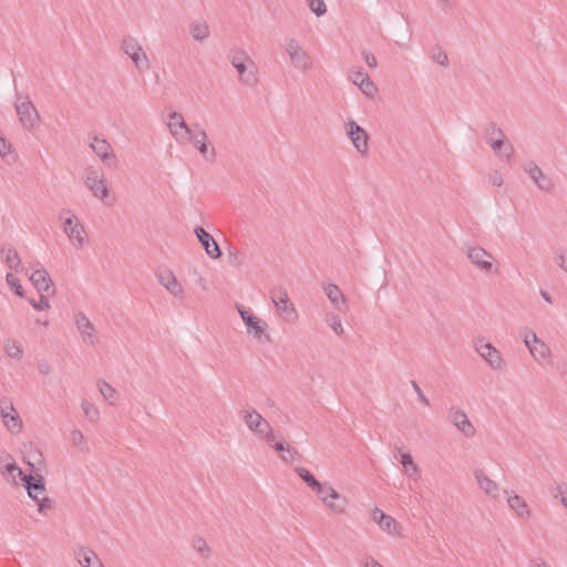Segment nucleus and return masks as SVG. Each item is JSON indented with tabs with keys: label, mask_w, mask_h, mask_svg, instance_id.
I'll return each mask as SVG.
<instances>
[{
	"label": "nucleus",
	"mask_w": 567,
	"mask_h": 567,
	"mask_svg": "<svg viewBox=\"0 0 567 567\" xmlns=\"http://www.w3.org/2000/svg\"><path fill=\"white\" fill-rule=\"evenodd\" d=\"M371 518L379 525L381 530L390 536H400L399 523L390 515L385 514L379 507H374L371 512Z\"/></svg>",
	"instance_id": "obj_23"
},
{
	"label": "nucleus",
	"mask_w": 567,
	"mask_h": 567,
	"mask_svg": "<svg viewBox=\"0 0 567 567\" xmlns=\"http://www.w3.org/2000/svg\"><path fill=\"white\" fill-rule=\"evenodd\" d=\"M234 69L237 71L239 82L243 85L250 87L257 85L259 81L258 68L254 60L234 66Z\"/></svg>",
	"instance_id": "obj_26"
},
{
	"label": "nucleus",
	"mask_w": 567,
	"mask_h": 567,
	"mask_svg": "<svg viewBox=\"0 0 567 567\" xmlns=\"http://www.w3.org/2000/svg\"><path fill=\"white\" fill-rule=\"evenodd\" d=\"M193 548L202 554L204 557L210 556V548L206 540L202 537H197L193 540Z\"/></svg>",
	"instance_id": "obj_49"
},
{
	"label": "nucleus",
	"mask_w": 567,
	"mask_h": 567,
	"mask_svg": "<svg viewBox=\"0 0 567 567\" xmlns=\"http://www.w3.org/2000/svg\"><path fill=\"white\" fill-rule=\"evenodd\" d=\"M245 261V255L237 249H229L228 262L233 267H240Z\"/></svg>",
	"instance_id": "obj_48"
},
{
	"label": "nucleus",
	"mask_w": 567,
	"mask_h": 567,
	"mask_svg": "<svg viewBox=\"0 0 567 567\" xmlns=\"http://www.w3.org/2000/svg\"><path fill=\"white\" fill-rule=\"evenodd\" d=\"M121 50L132 60L137 71H145L150 68V59L135 38H124L121 42Z\"/></svg>",
	"instance_id": "obj_8"
},
{
	"label": "nucleus",
	"mask_w": 567,
	"mask_h": 567,
	"mask_svg": "<svg viewBox=\"0 0 567 567\" xmlns=\"http://www.w3.org/2000/svg\"><path fill=\"white\" fill-rule=\"evenodd\" d=\"M322 289L329 301L337 310L344 311L347 309V298L344 297L343 292L337 285L330 282L323 284Z\"/></svg>",
	"instance_id": "obj_31"
},
{
	"label": "nucleus",
	"mask_w": 567,
	"mask_h": 567,
	"mask_svg": "<svg viewBox=\"0 0 567 567\" xmlns=\"http://www.w3.org/2000/svg\"><path fill=\"white\" fill-rule=\"evenodd\" d=\"M0 156L8 163H12L16 161V155L13 153V146L12 144L4 138L3 136H0Z\"/></svg>",
	"instance_id": "obj_41"
},
{
	"label": "nucleus",
	"mask_w": 567,
	"mask_h": 567,
	"mask_svg": "<svg viewBox=\"0 0 567 567\" xmlns=\"http://www.w3.org/2000/svg\"><path fill=\"white\" fill-rule=\"evenodd\" d=\"M227 60L233 66H237L241 63H246L251 59V56L248 54V52L240 48V47H234L231 48L227 53Z\"/></svg>",
	"instance_id": "obj_36"
},
{
	"label": "nucleus",
	"mask_w": 567,
	"mask_h": 567,
	"mask_svg": "<svg viewBox=\"0 0 567 567\" xmlns=\"http://www.w3.org/2000/svg\"><path fill=\"white\" fill-rule=\"evenodd\" d=\"M166 126L172 137L179 145H185V138H187L194 131V125L192 127L188 126L184 115L177 111H172L168 113Z\"/></svg>",
	"instance_id": "obj_10"
},
{
	"label": "nucleus",
	"mask_w": 567,
	"mask_h": 567,
	"mask_svg": "<svg viewBox=\"0 0 567 567\" xmlns=\"http://www.w3.org/2000/svg\"><path fill=\"white\" fill-rule=\"evenodd\" d=\"M437 2L441 4L443 10L452 8L455 0H437Z\"/></svg>",
	"instance_id": "obj_61"
},
{
	"label": "nucleus",
	"mask_w": 567,
	"mask_h": 567,
	"mask_svg": "<svg viewBox=\"0 0 567 567\" xmlns=\"http://www.w3.org/2000/svg\"><path fill=\"white\" fill-rule=\"evenodd\" d=\"M416 395L420 400V402L424 405V406H430V401L429 399L426 398V395L424 394V392L422 391V389L417 390L416 391Z\"/></svg>",
	"instance_id": "obj_59"
},
{
	"label": "nucleus",
	"mask_w": 567,
	"mask_h": 567,
	"mask_svg": "<svg viewBox=\"0 0 567 567\" xmlns=\"http://www.w3.org/2000/svg\"><path fill=\"white\" fill-rule=\"evenodd\" d=\"M239 416L245 425L254 434H258L262 427H266L268 421L261 416L254 408H247L239 411Z\"/></svg>",
	"instance_id": "obj_25"
},
{
	"label": "nucleus",
	"mask_w": 567,
	"mask_h": 567,
	"mask_svg": "<svg viewBox=\"0 0 567 567\" xmlns=\"http://www.w3.org/2000/svg\"><path fill=\"white\" fill-rule=\"evenodd\" d=\"M194 233L208 257L218 259L221 256L219 245L208 231L200 226H196Z\"/></svg>",
	"instance_id": "obj_24"
},
{
	"label": "nucleus",
	"mask_w": 567,
	"mask_h": 567,
	"mask_svg": "<svg viewBox=\"0 0 567 567\" xmlns=\"http://www.w3.org/2000/svg\"><path fill=\"white\" fill-rule=\"evenodd\" d=\"M431 59L435 63H437L444 68H447L450 64L447 53L440 47H436L431 51Z\"/></svg>",
	"instance_id": "obj_43"
},
{
	"label": "nucleus",
	"mask_w": 567,
	"mask_h": 567,
	"mask_svg": "<svg viewBox=\"0 0 567 567\" xmlns=\"http://www.w3.org/2000/svg\"><path fill=\"white\" fill-rule=\"evenodd\" d=\"M6 281L14 290V293L17 296H19V297L24 296V290H23V287L20 282V280L12 272H8L6 275Z\"/></svg>",
	"instance_id": "obj_45"
},
{
	"label": "nucleus",
	"mask_w": 567,
	"mask_h": 567,
	"mask_svg": "<svg viewBox=\"0 0 567 567\" xmlns=\"http://www.w3.org/2000/svg\"><path fill=\"white\" fill-rule=\"evenodd\" d=\"M4 352L8 357L14 360L22 358L23 349L20 342L13 339H7L4 341Z\"/></svg>",
	"instance_id": "obj_39"
},
{
	"label": "nucleus",
	"mask_w": 567,
	"mask_h": 567,
	"mask_svg": "<svg viewBox=\"0 0 567 567\" xmlns=\"http://www.w3.org/2000/svg\"><path fill=\"white\" fill-rule=\"evenodd\" d=\"M73 319L83 343L91 347L96 346L99 343L97 330L87 316L83 311H76Z\"/></svg>",
	"instance_id": "obj_16"
},
{
	"label": "nucleus",
	"mask_w": 567,
	"mask_h": 567,
	"mask_svg": "<svg viewBox=\"0 0 567 567\" xmlns=\"http://www.w3.org/2000/svg\"><path fill=\"white\" fill-rule=\"evenodd\" d=\"M74 555L81 567H104L96 553L86 546L78 547Z\"/></svg>",
	"instance_id": "obj_29"
},
{
	"label": "nucleus",
	"mask_w": 567,
	"mask_h": 567,
	"mask_svg": "<svg viewBox=\"0 0 567 567\" xmlns=\"http://www.w3.org/2000/svg\"><path fill=\"white\" fill-rule=\"evenodd\" d=\"M284 47L295 69L301 72H308L312 69V59L310 54L296 38H286Z\"/></svg>",
	"instance_id": "obj_7"
},
{
	"label": "nucleus",
	"mask_w": 567,
	"mask_h": 567,
	"mask_svg": "<svg viewBox=\"0 0 567 567\" xmlns=\"http://www.w3.org/2000/svg\"><path fill=\"white\" fill-rule=\"evenodd\" d=\"M156 278L158 282L174 297L183 298L184 289L182 285L177 281L172 269L162 267L156 271Z\"/></svg>",
	"instance_id": "obj_21"
},
{
	"label": "nucleus",
	"mask_w": 567,
	"mask_h": 567,
	"mask_svg": "<svg viewBox=\"0 0 567 567\" xmlns=\"http://www.w3.org/2000/svg\"><path fill=\"white\" fill-rule=\"evenodd\" d=\"M530 567H548L543 559H536L532 563Z\"/></svg>",
	"instance_id": "obj_64"
},
{
	"label": "nucleus",
	"mask_w": 567,
	"mask_h": 567,
	"mask_svg": "<svg viewBox=\"0 0 567 567\" xmlns=\"http://www.w3.org/2000/svg\"><path fill=\"white\" fill-rule=\"evenodd\" d=\"M362 59L364 62L372 69H375L378 66L377 58L373 53L369 51H362Z\"/></svg>",
	"instance_id": "obj_58"
},
{
	"label": "nucleus",
	"mask_w": 567,
	"mask_h": 567,
	"mask_svg": "<svg viewBox=\"0 0 567 567\" xmlns=\"http://www.w3.org/2000/svg\"><path fill=\"white\" fill-rule=\"evenodd\" d=\"M30 305L33 307V309L41 311L50 308L49 299L41 293L39 300L30 299Z\"/></svg>",
	"instance_id": "obj_55"
},
{
	"label": "nucleus",
	"mask_w": 567,
	"mask_h": 567,
	"mask_svg": "<svg viewBox=\"0 0 567 567\" xmlns=\"http://www.w3.org/2000/svg\"><path fill=\"white\" fill-rule=\"evenodd\" d=\"M299 453L295 447L287 445L285 452L280 455L281 460L286 463H292L299 458Z\"/></svg>",
	"instance_id": "obj_53"
},
{
	"label": "nucleus",
	"mask_w": 567,
	"mask_h": 567,
	"mask_svg": "<svg viewBox=\"0 0 567 567\" xmlns=\"http://www.w3.org/2000/svg\"><path fill=\"white\" fill-rule=\"evenodd\" d=\"M524 172L533 181L538 190L550 193L554 189V181L546 175L543 169L533 161H528L523 166Z\"/></svg>",
	"instance_id": "obj_18"
},
{
	"label": "nucleus",
	"mask_w": 567,
	"mask_h": 567,
	"mask_svg": "<svg viewBox=\"0 0 567 567\" xmlns=\"http://www.w3.org/2000/svg\"><path fill=\"white\" fill-rule=\"evenodd\" d=\"M351 82L369 99H373L378 93V87L362 68L352 70L349 74Z\"/></svg>",
	"instance_id": "obj_22"
},
{
	"label": "nucleus",
	"mask_w": 567,
	"mask_h": 567,
	"mask_svg": "<svg viewBox=\"0 0 567 567\" xmlns=\"http://www.w3.org/2000/svg\"><path fill=\"white\" fill-rule=\"evenodd\" d=\"M89 145L96 156H99L104 163H109L110 159L115 158L112 147L106 138L95 135L90 138Z\"/></svg>",
	"instance_id": "obj_28"
},
{
	"label": "nucleus",
	"mask_w": 567,
	"mask_h": 567,
	"mask_svg": "<svg viewBox=\"0 0 567 567\" xmlns=\"http://www.w3.org/2000/svg\"><path fill=\"white\" fill-rule=\"evenodd\" d=\"M363 567H383V566L381 564H379L375 559L370 558L364 563Z\"/></svg>",
	"instance_id": "obj_62"
},
{
	"label": "nucleus",
	"mask_w": 567,
	"mask_h": 567,
	"mask_svg": "<svg viewBox=\"0 0 567 567\" xmlns=\"http://www.w3.org/2000/svg\"><path fill=\"white\" fill-rule=\"evenodd\" d=\"M70 437H71V441H72V444L75 447H78L81 451H86L87 450L86 439H85V436L83 435V433L80 430L73 429L71 431V433H70Z\"/></svg>",
	"instance_id": "obj_42"
},
{
	"label": "nucleus",
	"mask_w": 567,
	"mask_h": 567,
	"mask_svg": "<svg viewBox=\"0 0 567 567\" xmlns=\"http://www.w3.org/2000/svg\"><path fill=\"white\" fill-rule=\"evenodd\" d=\"M309 9L317 17H322L327 13V6L323 0H306Z\"/></svg>",
	"instance_id": "obj_46"
},
{
	"label": "nucleus",
	"mask_w": 567,
	"mask_h": 567,
	"mask_svg": "<svg viewBox=\"0 0 567 567\" xmlns=\"http://www.w3.org/2000/svg\"><path fill=\"white\" fill-rule=\"evenodd\" d=\"M553 496L559 499L561 505L567 509V484H557L553 489Z\"/></svg>",
	"instance_id": "obj_47"
},
{
	"label": "nucleus",
	"mask_w": 567,
	"mask_h": 567,
	"mask_svg": "<svg viewBox=\"0 0 567 567\" xmlns=\"http://www.w3.org/2000/svg\"><path fill=\"white\" fill-rule=\"evenodd\" d=\"M400 453V463L404 467L405 474L414 480H419L421 477V471L419 465L413 461L412 455L409 452H402L399 449Z\"/></svg>",
	"instance_id": "obj_35"
},
{
	"label": "nucleus",
	"mask_w": 567,
	"mask_h": 567,
	"mask_svg": "<svg viewBox=\"0 0 567 567\" xmlns=\"http://www.w3.org/2000/svg\"><path fill=\"white\" fill-rule=\"evenodd\" d=\"M447 419L465 437H473L476 434L475 426L462 408L455 405L449 408Z\"/></svg>",
	"instance_id": "obj_17"
},
{
	"label": "nucleus",
	"mask_w": 567,
	"mask_h": 567,
	"mask_svg": "<svg viewBox=\"0 0 567 567\" xmlns=\"http://www.w3.org/2000/svg\"><path fill=\"white\" fill-rule=\"evenodd\" d=\"M324 320L327 324L331 328V330L338 336L341 337L344 333V329L341 322L340 317L334 312H327L324 315Z\"/></svg>",
	"instance_id": "obj_40"
},
{
	"label": "nucleus",
	"mask_w": 567,
	"mask_h": 567,
	"mask_svg": "<svg viewBox=\"0 0 567 567\" xmlns=\"http://www.w3.org/2000/svg\"><path fill=\"white\" fill-rule=\"evenodd\" d=\"M84 185L92 193V195L100 199L105 200L109 197V185L105 174L100 167L87 166L84 169Z\"/></svg>",
	"instance_id": "obj_6"
},
{
	"label": "nucleus",
	"mask_w": 567,
	"mask_h": 567,
	"mask_svg": "<svg viewBox=\"0 0 567 567\" xmlns=\"http://www.w3.org/2000/svg\"><path fill=\"white\" fill-rule=\"evenodd\" d=\"M346 134L355 151L365 156L369 154V134L354 120L349 118L344 123Z\"/></svg>",
	"instance_id": "obj_13"
},
{
	"label": "nucleus",
	"mask_w": 567,
	"mask_h": 567,
	"mask_svg": "<svg viewBox=\"0 0 567 567\" xmlns=\"http://www.w3.org/2000/svg\"><path fill=\"white\" fill-rule=\"evenodd\" d=\"M38 505V512L40 514H47L48 511H51L54 506V501L50 497L42 496L39 498V501H35Z\"/></svg>",
	"instance_id": "obj_51"
},
{
	"label": "nucleus",
	"mask_w": 567,
	"mask_h": 567,
	"mask_svg": "<svg viewBox=\"0 0 567 567\" xmlns=\"http://www.w3.org/2000/svg\"><path fill=\"white\" fill-rule=\"evenodd\" d=\"M58 219L70 244L76 248H83L87 243V234L79 217L71 209H61Z\"/></svg>",
	"instance_id": "obj_1"
},
{
	"label": "nucleus",
	"mask_w": 567,
	"mask_h": 567,
	"mask_svg": "<svg viewBox=\"0 0 567 567\" xmlns=\"http://www.w3.org/2000/svg\"><path fill=\"white\" fill-rule=\"evenodd\" d=\"M475 351L487 362L491 369L501 371L505 367V361L501 352L489 342L478 339L474 343Z\"/></svg>",
	"instance_id": "obj_15"
},
{
	"label": "nucleus",
	"mask_w": 567,
	"mask_h": 567,
	"mask_svg": "<svg viewBox=\"0 0 567 567\" xmlns=\"http://www.w3.org/2000/svg\"><path fill=\"white\" fill-rule=\"evenodd\" d=\"M30 281L40 293L49 291L53 285L48 271L40 265V262L35 264V268L30 275Z\"/></svg>",
	"instance_id": "obj_27"
},
{
	"label": "nucleus",
	"mask_w": 567,
	"mask_h": 567,
	"mask_svg": "<svg viewBox=\"0 0 567 567\" xmlns=\"http://www.w3.org/2000/svg\"><path fill=\"white\" fill-rule=\"evenodd\" d=\"M506 503L514 516L519 520H528L532 517V509L527 502L513 489H504Z\"/></svg>",
	"instance_id": "obj_19"
},
{
	"label": "nucleus",
	"mask_w": 567,
	"mask_h": 567,
	"mask_svg": "<svg viewBox=\"0 0 567 567\" xmlns=\"http://www.w3.org/2000/svg\"><path fill=\"white\" fill-rule=\"evenodd\" d=\"M0 471L3 474H9L11 476H14L16 473H18V475L20 476H22L23 474L21 468L18 467L17 463L13 460H10L4 465L0 466Z\"/></svg>",
	"instance_id": "obj_52"
},
{
	"label": "nucleus",
	"mask_w": 567,
	"mask_h": 567,
	"mask_svg": "<svg viewBox=\"0 0 567 567\" xmlns=\"http://www.w3.org/2000/svg\"><path fill=\"white\" fill-rule=\"evenodd\" d=\"M81 409L83 411L84 416L91 423H97L100 420V410L99 408L90 402L89 400L83 399L81 401Z\"/></svg>",
	"instance_id": "obj_37"
},
{
	"label": "nucleus",
	"mask_w": 567,
	"mask_h": 567,
	"mask_svg": "<svg viewBox=\"0 0 567 567\" xmlns=\"http://www.w3.org/2000/svg\"><path fill=\"white\" fill-rule=\"evenodd\" d=\"M14 110L24 130L31 132L39 126L41 117L29 95L18 92L14 100Z\"/></svg>",
	"instance_id": "obj_2"
},
{
	"label": "nucleus",
	"mask_w": 567,
	"mask_h": 567,
	"mask_svg": "<svg viewBox=\"0 0 567 567\" xmlns=\"http://www.w3.org/2000/svg\"><path fill=\"white\" fill-rule=\"evenodd\" d=\"M554 261L555 264L561 269L564 272L567 274V248L560 247L556 249L554 255Z\"/></svg>",
	"instance_id": "obj_44"
},
{
	"label": "nucleus",
	"mask_w": 567,
	"mask_h": 567,
	"mask_svg": "<svg viewBox=\"0 0 567 567\" xmlns=\"http://www.w3.org/2000/svg\"><path fill=\"white\" fill-rule=\"evenodd\" d=\"M3 421L6 426L12 432H19L22 429V422L17 413L9 414V417Z\"/></svg>",
	"instance_id": "obj_50"
},
{
	"label": "nucleus",
	"mask_w": 567,
	"mask_h": 567,
	"mask_svg": "<svg viewBox=\"0 0 567 567\" xmlns=\"http://www.w3.org/2000/svg\"><path fill=\"white\" fill-rule=\"evenodd\" d=\"M540 296L546 302L553 303L551 296L546 290H540Z\"/></svg>",
	"instance_id": "obj_63"
},
{
	"label": "nucleus",
	"mask_w": 567,
	"mask_h": 567,
	"mask_svg": "<svg viewBox=\"0 0 567 567\" xmlns=\"http://www.w3.org/2000/svg\"><path fill=\"white\" fill-rule=\"evenodd\" d=\"M257 436L264 439L265 441H267L269 443L275 442L277 439V436L274 432V429L269 422L266 424V427L261 429V431L257 434Z\"/></svg>",
	"instance_id": "obj_54"
},
{
	"label": "nucleus",
	"mask_w": 567,
	"mask_h": 567,
	"mask_svg": "<svg viewBox=\"0 0 567 567\" xmlns=\"http://www.w3.org/2000/svg\"><path fill=\"white\" fill-rule=\"evenodd\" d=\"M11 412H14L13 404L8 401H0V415L2 419H8Z\"/></svg>",
	"instance_id": "obj_56"
},
{
	"label": "nucleus",
	"mask_w": 567,
	"mask_h": 567,
	"mask_svg": "<svg viewBox=\"0 0 567 567\" xmlns=\"http://www.w3.org/2000/svg\"><path fill=\"white\" fill-rule=\"evenodd\" d=\"M474 478L481 492L489 499L497 501L501 496V488L497 482L491 478L483 468L473 471Z\"/></svg>",
	"instance_id": "obj_20"
},
{
	"label": "nucleus",
	"mask_w": 567,
	"mask_h": 567,
	"mask_svg": "<svg viewBox=\"0 0 567 567\" xmlns=\"http://www.w3.org/2000/svg\"><path fill=\"white\" fill-rule=\"evenodd\" d=\"M486 141L492 150L502 158L509 161L514 153V147L506 140L504 132L496 125H491L487 130Z\"/></svg>",
	"instance_id": "obj_9"
},
{
	"label": "nucleus",
	"mask_w": 567,
	"mask_h": 567,
	"mask_svg": "<svg viewBox=\"0 0 567 567\" xmlns=\"http://www.w3.org/2000/svg\"><path fill=\"white\" fill-rule=\"evenodd\" d=\"M192 143L193 146L199 152V154L207 159L214 161L216 158L217 152L215 147H209V138L208 135L200 126V124H194V131L190 135L185 138V144Z\"/></svg>",
	"instance_id": "obj_12"
},
{
	"label": "nucleus",
	"mask_w": 567,
	"mask_h": 567,
	"mask_svg": "<svg viewBox=\"0 0 567 567\" xmlns=\"http://www.w3.org/2000/svg\"><path fill=\"white\" fill-rule=\"evenodd\" d=\"M520 336L523 338V342L525 347L528 349L532 358L538 363H549L553 360V352L549 346L538 338L535 331L525 328Z\"/></svg>",
	"instance_id": "obj_5"
},
{
	"label": "nucleus",
	"mask_w": 567,
	"mask_h": 567,
	"mask_svg": "<svg viewBox=\"0 0 567 567\" xmlns=\"http://www.w3.org/2000/svg\"><path fill=\"white\" fill-rule=\"evenodd\" d=\"M467 258L482 272H497L495 268V258L492 254L481 246H470L466 248Z\"/></svg>",
	"instance_id": "obj_14"
},
{
	"label": "nucleus",
	"mask_w": 567,
	"mask_h": 567,
	"mask_svg": "<svg viewBox=\"0 0 567 567\" xmlns=\"http://www.w3.org/2000/svg\"><path fill=\"white\" fill-rule=\"evenodd\" d=\"M287 445L285 444L284 441H277L275 442V444L272 445V449L278 452L280 455L282 454V452H285Z\"/></svg>",
	"instance_id": "obj_60"
},
{
	"label": "nucleus",
	"mask_w": 567,
	"mask_h": 567,
	"mask_svg": "<svg viewBox=\"0 0 567 567\" xmlns=\"http://www.w3.org/2000/svg\"><path fill=\"white\" fill-rule=\"evenodd\" d=\"M488 182L495 187H501L503 185V176L498 171H492L488 173Z\"/></svg>",
	"instance_id": "obj_57"
},
{
	"label": "nucleus",
	"mask_w": 567,
	"mask_h": 567,
	"mask_svg": "<svg viewBox=\"0 0 567 567\" xmlns=\"http://www.w3.org/2000/svg\"><path fill=\"white\" fill-rule=\"evenodd\" d=\"M96 388L103 399L110 404V405H117L120 401V393L118 391L113 388L110 383H107L105 380L100 379L96 382Z\"/></svg>",
	"instance_id": "obj_33"
},
{
	"label": "nucleus",
	"mask_w": 567,
	"mask_h": 567,
	"mask_svg": "<svg viewBox=\"0 0 567 567\" xmlns=\"http://www.w3.org/2000/svg\"><path fill=\"white\" fill-rule=\"evenodd\" d=\"M315 493L321 504L333 514L346 513L349 505L348 498L342 496L330 483H322Z\"/></svg>",
	"instance_id": "obj_3"
},
{
	"label": "nucleus",
	"mask_w": 567,
	"mask_h": 567,
	"mask_svg": "<svg viewBox=\"0 0 567 567\" xmlns=\"http://www.w3.org/2000/svg\"><path fill=\"white\" fill-rule=\"evenodd\" d=\"M0 255H3V261L6 266L16 272L22 270L21 259L18 251L12 246H2L0 248Z\"/></svg>",
	"instance_id": "obj_32"
},
{
	"label": "nucleus",
	"mask_w": 567,
	"mask_h": 567,
	"mask_svg": "<svg viewBox=\"0 0 567 567\" xmlns=\"http://www.w3.org/2000/svg\"><path fill=\"white\" fill-rule=\"evenodd\" d=\"M295 472L298 474V476L313 491L316 492L318 488H320V483L311 473L309 470L297 466L295 468Z\"/></svg>",
	"instance_id": "obj_38"
},
{
	"label": "nucleus",
	"mask_w": 567,
	"mask_h": 567,
	"mask_svg": "<svg viewBox=\"0 0 567 567\" xmlns=\"http://www.w3.org/2000/svg\"><path fill=\"white\" fill-rule=\"evenodd\" d=\"M270 299L276 308V315L285 323H295L298 319V311L290 301L288 292L282 288L270 290Z\"/></svg>",
	"instance_id": "obj_4"
},
{
	"label": "nucleus",
	"mask_w": 567,
	"mask_h": 567,
	"mask_svg": "<svg viewBox=\"0 0 567 567\" xmlns=\"http://www.w3.org/2000/svg\"><path fill=\"white\" fill-rule=\"evenodd\" d=\"M21 480L24 483V487L28 495L35 502L39 501L45 493V485L42 476L34 477L33 475H23Z\"/></svg>",
	"instance_id": "obj_30"
},
{
	"label": "nucleus",
	"mask_w": 567,
	"mask_h": 567,
	"mask_svg": "<svg viewBox=\"0 0 567 567\" xmlns=\"http://www.w3.org/2000/svg\"><path fill=\"white\" fill-rule=\"evenodd\" d=\"M237 310L241 320L245 323L246 332L252 338L261 341L262 339L269 340L266 333L267 322L248 311L243 305H237Z\"/></svg>",
	"instance_id": "obj_11"
},
{
	"label": "nucleus",
	"mask_w": 567,
	"mask_h": 567,
	"mask_svg": "<svg viewBox=\"0 0 567 567\" xmlns=\"http://www.w3.org/2000/svg\"><path fill=\"white\" fill-rule=\"evenodd\" d=\"M189 33L197 42H204L210 37V29L206 21L195 20L189 24Z\"/></svg>",
	"instance_id": "obj_34"
}]
</instances>
